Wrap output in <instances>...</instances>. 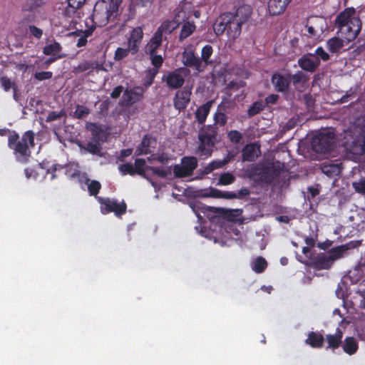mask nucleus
Returning a JSON list of instances; mask_svg holds the SVG:
<instances>
[{
	"label": "nucleus",
	"mask_w": 365,
	"mask_h": 365,
	"mask_svg": "<svg viewBox=\"0 0 365 365\" xmlns=\"http://www.w3.org/2000/svg\"><path fill=\"white\" fill-rule=\"evenodd\" d=\"M336 26L338 35L348 41L354 40L361 28V22L354 8H347L336 17Z\"/></svg>",
	"instance_id": "f257e3e1"
},
{
	"label": "nucleus",
	"mask_w": 365,
	"mask_h": 365,
	"mask_svg": "<svg viewBox=\"0 0 365 365\" xmlns=\"http://www.w3.org/2000/svg\"><path fill=\"white\" fill-rule=\"evenodd\" d=\"M122 0H103L96 4L92 15L93 21L98 26H104L114 21L119 15Z\"/></svg>",
	"instance_id": "f03ea898"
},
{
	"label": "nucleus",
	"mask_w": 365,
	"mask_h": 365,
	"mask_svg": "<svg viewBox=\"0 0 365 365\" xmlns=\"http://www.w3.org/2000/svg\"><path fill=\"white\" fill-rule=\"evenodd\" d=\"M34 134L31 131L26 132L21 138L14 133L9 136L8 145L13 150L17 161L26 163L31 155L30 148L34 145Z\"/></svg>",
	"instance_id": "7ed1b4c3"
},
{
	"label": "nucleus",
	"mask_w": 365,
	"mask_h": 365,
	"mask_svg": "<svg viewBox=\"0 0 365 365\" xmlns=\"http://www.w3.org/2000/svg\"><path fill=\"white\" fill-rule=\"evenodd\" d=\"M344 140L347 151L355 155L365 153V119L361 125L354 124L345 131Z\"/></svg>",
	"instance_id": "20e7f679"
},
{
	"label": "nucleus",
	"mask_w": 365,
	"mask_h": 365,
	"mask_svg": "<svg viewBox=\"0 0 365 365\" xmlns=\"http://www.w3.org/2000/svg\"><path fill=\"white\" fill-rule=\"evenodd\" d=\"M190 71L186 68H179L163 76V81L167 86L173 89L181 87L185 81V78L188 75Z\"/></svg>",
	"instance_id": "39448f33"
},
{
	"label": "nucleus",
	"mask_w": 365,
	"mask_h": 365,
	"mask_svg": "<svg viewBox=\"0 0 365 365\" xmlns=\"http://www.w3.org/2000/svg\"><path fill=\"white\" fill-rule=\"evenodd\" d=\"M135 173L149 178V176L153 175L160 178H165L167 176V170L163 168H156L145 165V161L143 159H136L135 161Z\"/></svg>",
	"instance_id": "423d86ee"
},
{
	"label": "nucleus",
	"mask_w": 365,
	"mask_h": 365,
	"mask_svg": "<svg viewBox=\"0 0 365 365\" xmlns=\"http://www.w3.org/2000/svg\"><path fill=\"white\" fill-rule=\"evenodd\" d=\"M182 61L185 66L193 68L197 73L205 70V64L195 56V51L192 46L185 48L182 53Z\"/></svg>",
	"instance_id": "0eeeda50"
},
{
	"label": "nucleus",
	"mask_w": 365,
	"mask_h": 365,
	"mask_svg": "<svg viewBox=\"0 0 365 365\" xmlns=\"http://www.w3.org/2000/svg\"><path fill=\"white\" fill-rule=\"evenodd\" d=\"M197 160L195 157H185L182 159L180 165L174 167L173 172L175 176L182 178L191 175L196 168Z\"/></svg>",
	"instance_id": "6e6552de"
},
{
	"label": "nucleus",
	"mask_w": 365,
	"mask_h": 365,
	"mask_svg": "<svg viewBox=\"0 0 365 365\" xmlns=\"http://www.w3.org/2000/svg\"><path fill=\"white\" fill-rule=\"evenodd\" d=\"M98 200L101 203V210L103 214L114 212L117 216H119L125 212L126 205L123 202H118L115 200L101 197H98Z\"/></svg>",
	"instance_id": "1a4fd4ad"
},
{
	"label": "nucleus",
	"mask_w": 365,
	"mask_h": 365,
	"mask_svg": "<svg viewBox=\"0 0 365 365\" xmlns=\"http://www.w3.org/2000/svg\"><path fill=\"white\" fill-rule=\"evenodd\" d=\"M222 18L227 20V34L232 39L237 38L241 32L242 21L241 19L233 16L232 14H224Z\"/></svg>",
	"instance_id": "9d476101"
},
{
	"label": "nucleus",
	"mask_w": 365,
	"mask_h": 365,
	"mask_svg": "<svg viewBox=\"0 0 365 365\" xmlns=\"http://www.w3.org/2000/svg\"><path fill=\"white\" fill-rule=\"evenodd\" d=\"M334 142V135L331 132L320 133L313 140V146L318 152H326L331 148Z\"/></svg>",
	"instance_id": "9b49d317"
},
{
	"label": "nucleus",
	"mask_w": 365,
	"mask_h": 365,
	"mask_svg": "<svg viewBox=\"0 0 365 365\" xmlns=\"http://www.w3.org/2000/svg\"><path fill=\"white\" fill-rule=\"evenodd\" d=\"M143 38V31L142 27L137 26L130 31L128 38V46L131 50V53L135 54L138 51Z\"/></svg>",
	"instance_id": "f8f14e48"
},
{
	"label": "nucleus",
	"mask_w": 365,
	"mask_h": 365,
	"mask_svg": "<svg viewBox=\"0 0 365 365\" xmlns=\"http://www.w3.org/2000/svg\"><path fill=\"white\" fill-rule=\"evenodd\" d=\"M213 135H205L200 133L199 135L200 145L197 149V153L202 157H208L212 152V148L214 145Z\"/></svg>",
	"instance_id": "ddd939ff"
},
{
	"label": "nucleus",
	"mask_w": 365,
	"mask_h": 365,
	"mask_svg": "<svg viewBox=\"0 0 365 365\" xmlns=\"http://www.w3.org/2000/svg\"><path fill=\"white\" fill-rule=\"evenodd\" d=\"M191 208L195 213L199 221L201 220L204 216L209 219H213L215 215L220 211L219 208L208 207L201 203H195L191 205Z\"/></svg>",
	"instance_id": "4468645a"
},
{
	"label": "nucleus",
	"mask_w": 365,
	"mask_h": 365,
	"mask_svg": "<svg viewBox=\"0 0 365 365\" xmlns=\"http://www.w3.org/2000/svg\"><path fill=\"white\" fill-rule=\"evenodd\" d=\"M190 96L191 90L187 88L177 91L173 100L175 108L179 110L185 109L190 101Z\"/></svg>",
	"instance_id": "2eb2a0df"
},
{
	"label": "nucleus",
	"mask_w": 365,
	"mask_h": 365,
	"mask_svg": "<svg viewBox=\"0 0 365 365\" xmlns=\"http://www.w3.org/2000/svg\"><path fill=\"white\" fill-rule=\"evenodd\" d=\"M143 93L144 90L141 87L126 89L123 95V103L130 106L139 101L143 97Z\"/></svg>",
	"instance_id": "dca6fc26"
},
{
	"label": "nucleus",
	"mask_w": 365,
	"mask_h": 365,
	"mask_svg": "<svg viewBox=\"0 0 365 365\" xmlns=\"http://www.w3.org/2000/svg\"><path fill=\"white\" fill-rule=\"evenodd\" d=\"M319 59L314 54H308L299 59V66L307 71L313 72L319 65Z\"/></svg>",
	"instance_id": "f3484780"
},
{
	"label": "nucleus",
	"mask_w": 365,
	"mask_h": 365,
	"mask_svg": "<svg viewBox=\"0 0 365 365\" xmlns=\"http://www.w3.org/2000/svg\"><path fill=\"white\" fill-rule=\"evenodd\" d=\"M261 154L259 145L257 143L247 144L242 150L243 161H254Z\"/></svg>",
	"instance_id": "a211bd4d"
},
{
	"label": "nucleus",
	"mask_w": 365,
	"mask_h": 365,
	"mask_svg": "<svg viewBox=\"0 0 365 365\" xmlns=\"http://www.w3.org/2000/svg\"><path fill=\"white\" fill-rule=\"evenodd\" d=\"M291 0H269L268 12L272 16L279 15L286 10Z\"/></svg>",
	"instance_id": "6ab92c4d"
},
{
	"label": "nucleus",
	"mask_w": 365,
	"mask_h": 365,
	"mask_svg": "<svg viewBox=\"0 0 365 365\" xmlns=\"http://www.w3.org/2000/svg\"><path fill=\"white\" fill-rule=\"evenodd\" d=\"M163 36L157 31L147 43L145 46V52L150 55H153L157 49L161 46Z\"/></svg>",
	"instance_id": "aec40b11"
},
{
	"label": "nucleus",
	"mask_w": 365,
	"mask_h": 365,
	"mask_svg": "<svg viewBox=\"0 0 365 365\" xmlns=\"http://www.w3.org/2000/svg\"><path fill=\"white\" fill-rule=\"evenodd\" d=\"M350 41H348L338 35L337 37H333L328 40L327 42V46L330 52L337 53Z\"/></svg>",
	"instance_id": "412c9836"
},
{
	"label": "nucleus",
	"mask_w": 365,
	"mask_h": 365,
	"mask_svg": "<svg viewBox=\"0 0 365 365\" xmlns=\"http://www.w3.org/2000/svg\"><path fill=\"white\" fill-rule=\"evenodd\" d=\"M24 9L31 12L28 15L30 21H36L38 20L37 16L43 14L42 9L39 7V0H30L25 5Z\"/></svg>",
	"instance_id": "4be33fe9"
},
{
	"label": "nucleus",
	"mask_w": 365,
	"mask_h": 365,
	"mask_svg": "<svg viewBox=\"0 0 365 365\" xmlns=\"http://www.w3.org/2000/svg\"><path fill=\"white\" fill-rule=\"evenodd\" d=\"M212 103H213L212 101H207V103L200 106L196 110V111L195 113V118H196V120L200 124H203L205 122L206 118L210 111V108L212 107Z\"/></svg>",
	"instance_id": "5701e85b"
},
{
	"label": "nucleus",
	"mask_w": 365,
	"mask_h": 365,
	"mask_svg": "<svg viewBox=\"0 0 365 365\" xmlns=\"http://www.w3.org/2000/svg\"><path fill=\"white\" fill-rule=\"evenodd\" d=\"M272 82L277 91L283 92L288 88L289 79L280 74H274L272 78Z\"/></svg>",
	"instance_id": "b1692460"
},
{
	"label": "nucleus",
	"mask_w": 365,
	"mask_h": 365,
	"mask_svg": "<svg viewBox=\"0 0 365 365\" xmlns=\"http://www.w3.org/2000/svg\"><path fill=\"white\" fill-rule=\"evenodd\" d=\"M349 249V245H343L332 248L331 250H329L328 255L330 259H331L332 262H334L335 260H337L345 257Z\"/></svg>",
	"instance_id": "393cba45"
},
{
	"label": "nucleus",
	"mask_w": 365,
	"mask_h": 365,
	"mask_svg": "<svg viewBox=\"0 0 365 365\" xmlns=\"http://www.w3.org/2000/svg\"><path fill=\"white\" fill-rule=\"evenodd\" d=\"M61 49L62 48L60 43L56 41H53L44 46L43 48V53L46 56H63V57H65L66 55L61 53Z\"/></svg>",
	"instance_id": "a878e982"
},
{
	"label": "nucleus",
	"mask_w": 365,
	"mask_h": 365,
	"mask_svg": "<svg viewBox=\"0 0 365 365\" xmlns=\"http://www.w3.org/2000/svg\"><path fill=\"white\" fill-rule=\"evenodd\" d=\"M342 348L344 352L352 355L358 350V342L354 337H347L342 344Z\"/></svg>",
	"instance_id": "bb28decb"
},
{
	"label": "nucleus",
	"mask_w": 365,
	"mask_h": 365,
	"mask_svg": "<svg viewBox=\"0 0 365 365\" xmlns=\"http://www.w3.org/2000/svg\"><path fill=\"white\" fill-rule=\"evenodd\" d=\"M178 26L177 21L174 20L164 21L157 29L163 36L171 34Z\"/></svg>",
	"instance_id": "cd10ccee"
},
{
	"label": "nucleus",
	"mask_w": 365,
	"mask_h": 365,
	"mask_svg": "<svg viewBox=\"0 0 365 365\" xmlns=\"http://www.w3.org/2000/svg\"><path fill=\"white\" fill-rule=\"evenodd\" d=\"M314 263L319 269H329L333 264L328 253L319 254L316 257Z\"/></svg>",
	"instance_id": "c85d7f7f"
},
{
	"label": "nucleus",
	"mask_w": 365,
	"mask_h": 365,
	"mask_svg": "<svg viewBox=\"0 0 365 365\" xmlns=\"http://www.w3.org/2000/svg\"><path fill=\"white\" fill-rule=\"evenodd\" d=\"M342 331L337 329L334 334H329L327 336V340L328 342L327 348L336 349L339 347L341 343Z\"/></svg>",
	"instance_id": "c756f323"
},
{
	"label": "nucleus",
	"mask_w": 365,
	"mask_h": 365,
	"mask_svg": "<svg viewBox=\"0 0 365 365\" xmlns=\"http://www.w3.org/2000/svg\"><path fill=\"white\" fill-rule=\"evenodd\" d=\"M324 341V338L320 334L312 332L309 334L308 338L306 339V343L309 344L312 347L319 348L322 347Z\"/></svg>",
	"instance_id": "7c9ffc66"
},
{
	"label": "nucleus",
	"mask_w": 365,
	"mask_h": 365,
	"mask_svg": "<svg viewBox=\"0 0 365 365\" xmlns=\"http://www.w3.org/2000/svg\"><path fill=\"white\" fill-rule=\"evenodd\" d=\"M81 182L82 185L84 183V185L87 186L88 192L92 195H96L101 187L98 181L91 180L86 178H83V179L81 180Z\"/></svg>",
	"instance_id": "2f4dec72"
},
{
	"label": "nucleus",
	"mask_w": 365,
	"mask_h": 365,
	"mask_svg": "<svg viewBox=\"0 0 365 365\" xmlns=\"http://www.w3.org/2000/svg\"><path fill=\"white\" fill-rule=\"evenodd\" d=\"M153 140L147 135H145L143 140L140 145L135 150V154L138 155L146 154L149 150V147L153 144Z\"/></svg>",
	"instance_id": "473e14b6"
},
{
	"label": "nucleus",
	"mask_w": 365,
	"mask_h": 365,
	"mask_svg": "<svg viewBox=\"0 0 365 365\" xmlns=\"http://www.w3.org/2000/svg\"><path fill=\"white\" fill-rule=\"evenodd\" d=\"M151 56V62L152 64L155 67V69L152 70L150 71L151 76H150V81L148 83V86L150 85L152 83V81L158 73V68H160L163 62V57L160 55H155L154 53Z\"/></svg>",
	"instance_id": "72a5a7b5"
},
{
	"label": "nucleus",
	"mask_w": 365,
	"mask_h": 365,
	"mask_svg": "<svg viewBox=\"0 0 365 365\" xmlns=\"http://www.w3.org/2000/svg\"><path fill=\"white\" fill-rule=\"evenodd\" d=\"M267 261L262 257H257L251 263L252 270L257 273L262 272L267 267Z\"/></svg>",
	"instance_id": "f704fd0d"
},
{
	"label": "nucleus",
	"mask_w": 365,
	"mask_h": 365,
	"mask_svg": "<svg viewBox=\"0 0 365 365\" xmlns=\"http://www.w3.org/2000/svg\"><path fill=\"white\" fill-rule=\"evenodd\" d=\"M195 30V25L194 24L193 22H185L182 26V29L179 36L180 40H182L190 36L194 32Z\"/></svg>",
	"instance_id": "c9c22d12"
},
{
	"label": "nucleus",
	"mask_w": 365,
	"mask_h": 365,
	"mask_svg": "<svg viewBox=\"0 0 365 365\" xmlns=\"http://www.w3.org/2000/svg\"><path fill=\"white\" fill-rule=\"evenodd\" d=\"M322 170L329 177L338 175L341 173L340 167L336 164H325L322 166Z\"/></svg>",
	"instance_id": "e433bc0d"
},
{
	"label": "nucleus",
	"mask_w": 365,
	"mask_h": 365,
	"mask_svg": "<svg viewBox=\"0 0 365 365\" xmlns=\"http://www.w3.org/2000/svg\"><path fill=\"white\" fill-rule=\"evenodd\" d=\"M252 14V8L249 5H242L240 6L237 11L236 14L235 16L237 17L238 19H241L242 21L243 22L245 21Z\"/></svg>",
	"instance_id": "4c0bfd02"
},
{
	"label": "nucleus",
	"mask_w": 365,
	"mask_h": 365,
	"mask_svg": "<svg viewBox=\"0 0 365 365\" xmlns=\"http://www.w3.org/2000/svg\"><path fill=\"white\" fill-rule=\"evenodd\" d=\"M227 162L228 160L226 159L222 160H214L205 168L204 172L208 174L215 169L223 167L226 163H227Z\"/></svg>",
	"instance_id": "58836bf2"
},
{
	"label": "nucleus",
	"mask_w": 365,
	"mask_h": 365,
	"mask_svg": "<svg viewBox=\"0 0 365 365\" xmlns=\"http://www.w3.org/2000/svg\"><path fill=\"white\" fill-rule=\"evenodd\" d=\"M212 48L210 45L205 46L201 52V58L200 59L202 61V63L205 64V68L210 63L209 58L212 54Z\"/></svg>",
	"instance_id": "ea45409f"
},
{
	"label": "nucleus",
	"mask_w": 365,
	"mask_h": 365,
	"mask_svg": "<svg viewBox=\"0 0 365 365\" xmlns=\"http://www.w3.org/2000/svg\"><path fill=\"white\" fill-rule=\"evenodd\" d=\"M213 29L216 35L220 36L227 31V20L220 16V21L216 22L213 26Z\"/></svg>",
	"instance_id": "a19ab883"
},
{
	"label": "nucleus",
	"mask_w": 365,
	"mask_h": 365,
	"mask_svg": "<svg viewBox=\"0 0 365 365\" xmlns=\"http://www.w3.org/2000/svg\"><path fill=\"white\" fill-rule=\"evenodd\" d=\"M215 123L220 126L225 125L227 122L226 115L222 112L221 106L217 108V111L214 115Z\"/></svg>",
	"instance_id": "79ce46f5"
},
{
	"label": "nucleus",
	"mask_w": 365,
	"mask_h": 365,
	"mask_svg": "<svg viewBox=\"0 0 365 365\" xmlns=\"http://www.w3.org/2000/svg\"><path fill=\"white\" fill-rule=\"evenodd\" d=\"M129 53H131V50H130L128 46L126 48L119 47L115 51L113 57L114 60L117 61H120L127 57Z\"/></svg>",
	"instance_id": "37998d69"
},
{
	"label": "nucleus",
	"mask_w": 365,
	"mask_h": 365,
	"mask_svg": "<svg viewBox=\"0 0 365 365\" xmlns=\"http://www.w3.org/2000/svg\"><path fill=\"white\" fill-rule=\"evenodd\" d=\"M235 179V178L232 174L225 173L220 175L218 184L223 185H230L234 182Z\"/></svg>",
	"instance_id": "c03bdc74"
},
{
	"label": "nucleus",
	"mask_w": 365,
	"mask_h": 365,
	"mask_svg": "<svg viewBox=\"0 0 365 365\" xmlns=\"http://www.w3.org/2000/svg\"><path fill=\"white\" fill-rule=\"evenodd\" d=\"M90 113L89 109L83 106H77L76 110L73 113L74 117L76 118H83L87 116Z\"/></svg>",
	"instance_id": "a18cd8bd"
},
{
	"label": "nucleus",
	"mask_w": 365,
	"mask_h": 365,
	"mask_svg": "<svg viewBox=\"0 0 365 365\" xmlns=\"http://www.w3.org/2000/svg\"><path fill=\"white\" fill-rule=\"evenodd\" d=\"M210 195L214 197H224V198H234L236 197V194L233 192H222L217 190L212 189Z\"/></svg>",
	"instance_id": "49530a36"
},
{
	"label": "nucleus",
	"mask_w": 365,
	"mask_h": 365,
	"mask_svg": "<svg viewBox=\"0 0 365 365\" xmlns=\"http://www.w3.org/2000/svg\"><path fill=\"white\" fill-rule=\"evenodd\" d=\"M66 174L70 178H74L79 175L78 165L76 163L69 164L66 170Z\"/></svg>",
	"instance_id": "de8ad7c7"
},
{
	"label": "nucleus",
	"mask_w": 365,
	"mask_h": 365,
	"mask_svg": "<svg viewBox=\"0 0 365 365\" xmlns=\"http://www.w3.org/2000/svg\"><path fill=\"white\" fill-rule=\"evenodd\" d=\"M119 171L121 173L122 175H133L135 173V168L133 165L130 163H125L123 165H120L118 167Z\"/></svg>",
	"instance_id": "09e8293b"
},
{
	"label": "nucleus",
	"mask_w": 365,
	"mask_h": 365,
	"mask_svg": "<svg viewBox=\"0 0 365 365\" xmlns=\"http://www.w3.org/2000/svg\"><path fill=\"white\" fill-rule=\"evenodd\" d=\"M352 185L356 192L365 195V179L361 178L358 181L353 182Z\"/></svg>",
	"instance_id": "8fccbe9b"
},
{
	"label": "nucleus",
	"mask_w": 365,
	"mask_h": 365,
	"mask_svg": "<svg viewBox=\"0 0 365 365\" xmlns=\"http://www.w3.org/2000/svg\"><path fill=\"white\" fill-rule=\"evenodd\" d=\"M86 150L91 153L98 154L101 150L98 142L96 140L89 142L87 144Z\"/></svg>",
	"instance_id": "3c124183"
},
{
	"label": "nucleus",
	"mask_w": 365,
	"mask_h": 365,
	"mask_svg": "<svg viewBox=\"0 0 365 365\" xmlns=\"http://www.w3.org/2000/svg\"><path fill=\"white\" fill-rule=\"evenodd\" d=\"M78 8H73L68 3V6L63 9V15L66 18H73L77 14Z\"/></svg>",
	"instance_id": "603ef678"
},
{
	"label": "nucleus",
	"mask_w": 365,
	"mask_h": 365,
	"mask_svg": "<svg viewBox=\"0 0 365 365\" xmlns=\"http://www.w3.org/2000/svg\"><path fill=\"white\" fill-rule=\"evenodd\" d=\"M53 76L52 72L51 71H41V72H36L34 74V78L37 79L38 81H43L50 79Z\"/></svg>",
	"instance_id": "864d4df0"
},
{
	"label": "nucleus",
	"mask_w": 365,
	"mask_h": 365,
	"mask_svg": "<svg viewBox=\"0 0 365 365\" xmlns=\"http://www.w3.org/2000/svg\"><path fill=\"white\" fill-rule=\"evenodd\" d=\"M0 83L5 91H9V89L14 86V83L7 77H1Z\"/></svg>",
	"instance_id": "5fc2aeb1"
},
{
	"label": "nucleus",
	"mask_w": 365,
	"mask_h": 365,
	"mask_svg": "<svg viewBox=\"0 0 365 365\" xmlns=\"http://www.w3.org/2000/svg\"><path fill=\"white\" fill-rule=\"evenodd\" d=\"M29 31L33 36H34L35 38H36L38 39L41 38L43 35L42 29H41L34 25H31L29 26Z\"/></svg>",
	"instance_id": "6e6d98bb"
},
{
	"label": "nucleus",
	"mask_w": 365,
	"mask_h": 365,
	"mask_svg": "<svg viewBox=\"0 0 365 365\" xmlns=\"http://www.w3.org/2000/svg\"><path fill=\"white\" fill-rule=\"evenodd\" d=\"M228 137L232 142L238 143L242 138V135L237 130H231L228 133Z\"/></svg>",
	"instance_id": "4d7b16f0"
},
{
	"label": "nucleus",
	"mask_w": 365,
	"mask_h": 365,
	"mask_svg": "<svg viewBox=\"0 0 365 365\" xmlns=\"http://www.w3.org/2000/svg\"><path fill=\"white\" fill-rule=\"evenodd\" d=\"M316 55L323 61H327L329 55L324 50L322 47H318L315 51Z\"/></svg>",
	"instance_id": "13d9d810"
},
{
	"label": "nucleus",
	"mask_w": 365,
	"mask_h": 365,
	"mask_svg": "<svg viewBox=\"0 0 365 365\" xmlns=\"http://www.w3.org/2000/svg\"><path fill=\"white\" fill-rule=\"evenodd\" d=\"M90 68H91L90 63L85 61V62L80 63L78 66L75 67L73 71L76 73H81V72L88 70Z\"/></svg>",
	"instance_id": "bf43d9fd"
},
{
	"label": "nucleus",
	"mask_w": 365,
	"mask_h": 365,
	"mask_svg": "<svg viewBox=\"0 0 365 365\" xmlns=\"http://www.w3.org/2000/svg\"><path fill=\"white\" fill-rule=\"evenodd\" d=\"M261 110V104L259 103H255L248 110V113L250 115H254L257 114Z\"/></svg>",
	"instance_id": "052dcab7"
},
{
	"label": "nucleus",
	"mask_w": 365,
	"mask_h": 365,
	"mask_svg": "<svg viewBox=\"0 0 365 365\" xmlns=\"http://www.w3.org/2000/svg\"><path fill=\"white\" fill-rule=\"evenodd\" d=\"M86 0H68V3L73 8H81L85 4Z\"/></svg>",
	"instance_id": "680f3d73"
},
{
	"label": "nucleus",
	"mask_w": 365,
	"mask_h": 365,
	"mask_svg": "<svg viewBox=\"0 0 365 365\" xmlns=\"http://www.w3.org/2000/svg\"><path fill=\"white\" fill-rule=\"evenodd\" d=\"M62 116V113H57L56 111L50 112L46 118V121H53L60 118Z\"/></svg>",
	"instance_id": "e2e57ef3"
},
{
	"label": "nucleus",
	"mask_w": 365,
	"mask_h": 365,
	"mask_svg": "<svg viewBox=\"0 0 365 365\" xmlns=\"http://www.w3.org/2000/svg\"><path fill=\"white\" fill-rule=\"evenodd\" d=\"M304 75L302 72H298L292 76V81L294 83H297L303 81Z\"/></svg>",
	"instance_id": "0e129e2a"
},
{
	"label": "nucleus",
	"mask_w": 365,
	"mask_h": 365,
	"mask_svg": "<svg viewBox=\"0 0 365 365\" xmlns=\"http://www.w3.org/2000/svg\"><path fill=\"white\" fill-rule=\"evenodd\" d=\"M28 65H26L25 62L14 63V68L18 71L25 72L28 69Z\"/></svg>",
	"instance_id": "69168bd1"
},
{
	"label": "nucleus",
	"mask_w": 365,
	"mask_h": 365,
	"mask_svg": "<svg viewBox=\"0 0 365 365\" xmlns=\"http://www.w3.org/2000/svg\"><path fill=\"white\" fill-rule=\"evenodd\" d=\"M153 159L163 163L168 161V158L165 154H160L153 156Z\"/></svg>",
	"instance_id": "338daca9"
},
{
	"label": "nucleus",
	"mask_w": 365,
	"mask_h": 365,
	"mask_svg": "<svg viewBox=\"0 0 365 365\" xmlns=\"http://www.w3.org/2000/svg\"><path fill=\"white\" fill-rule=\"evenodd\" d=\"M122 91H123V87L118 86L112 91L110 96L113 98H117L120 96Z\"/></svg>",
	"instance_id": "774afa93"
}]
</instances>
